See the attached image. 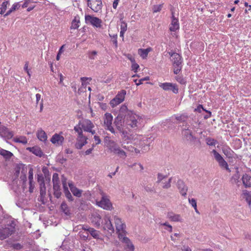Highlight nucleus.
Wrapping results in <instances>:
<instances>
[{"label":"nucleus","instance_id":"nucleus-1","mask_svg":"<svg viewBox=\"0 0 251 251\" xmlns=\"http://www.w3.org/2000/svg\"><path fill=\"white\" fill-rule=\"evenodd\" d=\"M124 122L127 128H135L142 122V119L138 115L129 112L126 116Z\"/></svg>","mask_w":251,"mask_h":251},{"label":"nucleus","instance_id":"nucleus-2","mask_svg":"<svg viewBox=\"0 0 251 251\" xmlns=\"http://www.w3.org/2000/svg\"><path fill=\"white\" fill-rule=\"evenodd\" d=\"M169 55L172 57L173 71L175 74H178L181 71L182 67V58L181 56L176 52H169Z\"/></svg>","mask_w":251,"mask_h":251},{"label":"nucleus","instance_id":"nucleus-3","mask_svg":"<svg viewBox=\"0 0 251 251\" xmlns=\"http://www.w3.org/2000/svg\"><path fill=\"white\" fill-rule=\"evenodd\" d=\"M114 221L116 229L119 234V238L123 242V237H126L125 236L126 225L123 223L120 218L117 216L114 217Z\"/></svg>","mask_w":251,"mask_h":251},{"label":"nucleus","instance_id":"nucleus-4","mask_svg":"<svg viewBox=\"0 0 251 251\" xmlns=\"http://www.w3.org/2000/svg\"><path fill=\"white\" fill-rule=\"evenodd\" d=\"M101 199L100 201H97V205L107 210H111L113 209L112 204L111 202L108 197L103 193H101Z\"/></svg>","mask_w":251,"mask_h":251},{"label":"nucleus","instance_id":"nucleus-5","mask_svg":"<svg viewBox=\"0 0 251 251\" xmlns=\"http://www.w3.org/2000/svg\"><path fill=\"white\" fill-rule=\"evenodd\" d=\"M85 21L87 24H90L94 27L97 28H101L102 27V20L97 17L90 15H85Z\"/></svg>","mask_w":251,"mask_h":251},{"label":"nucleus","instance_id":"nucleus-6","mask_svg":"<svg viewBox=\"0 0 251 251\" xmlns=\"http://www.w3.org/2000/svg\"><path fill=\"white\" fill-rule=\"evenodd\" d=\"M113 116L111 113H106L103 118V126L104 128L115 134V130L112 126Z\"/></svg>","mask_w":251,"mask_h":251},{"label":"nucleus","instance_id":"nucleus-7","mask_svg":"<svg viewBox=\"0 0 251 251\" xmlns=\"http://www.w3.org/2000/svg\"><path fill=\"white\" fill-rule=\"evenodd\" d=\"M87 5L90 8L96 13L101 12L102 7L101 0H87Z\"/></svg>","mask_w":251,"mask_h":251},{"label":"nucleus","instance_id":"nucleus-8","mask_svg":"<svg viewBox=\"0 0 251 251\" xmlns=\"http://www.w3.org/2000/svg\"><path fill=\"white\" fill-rule=\"evenodd\" d=\"M15 232V227L8 225L5 227L0 228V240H4Z\"/></svg>","mask_w":251,"mask_h":251},{"label":"nucleus","instance_id":"nucleus-9","mask_svg":"<svg viewBox=\"0 0 251 251\" xmlns=\"http://www.w3.org/2000/svg\"><path fill=\"white\" fill-rule=\"evenodd\" d=\"M126 95V91L124 90L119 92L116 97L110 101L111 106L114 107L122 103L125 100Z\"/></svg>","mask_w":251,"mask_h":251},{"label":"nucleus","instance_id":"nucleus-10","mask_svg":"<svg viewBox=\"0 0 251 251\" xmlns=\"http://www.w3.org/2000/svg\"><path fill=\"white\" fill-rule=\"evenodd\" d=\"M109 143L111 144L109 145V148L112 152H113L115 154L119 155L120 157L125 158L126 157V153L125 151L121 149L114 141L109 140Z\"/></svg>","mask_w":251,"mask_h":251},{"label":"nucleus","instance_id":"nucleus-11","mask_svg":"<svg viewBox=\"0 0 251 251\" xmlns=\"http://www.w3.org/2000/svg\"><path fill=\"white\" fill-rule=\"evenodd\" d=\"M212 153L214 155V157L217 161L218 162L219 165L222 168H225L226 170H227L228 172H230V170L228 168V165L227 162L224 159L223 157L221 155L220 153H219L216 150H213L212 151Z\"/></svg>","mask_w":251,"mask_h":251},{"label":"nucleus","instance_id":"nucleus-12","mask_svg":"<svg viewBox=\"0 0 251 251\" xmlns=\"http://www.w3.org/2000/svg\"><path fill=\"white\" fill-rule=\"evenodd\" d=\"M101 226L104 230L107 231L110 234L114 232V228L109 217H104L101 222Z\"/></svg>","mask_w":251,"mask_h":251},{"label":"nucleus","instance_id":"nucleus-13","mask_svg":"<svg viewBox=\"0 0 251 251\" xmlns=\"http://www.w3.org/2000/svg\"><path fill=\"white\" fill-rule=\"evenodd\" d=\"M159 86L165 91H172L174 94L178 93V88L176 84L170 82L160 83Z\"/></svg>","mask_w":251,"mask_h":251},{"label":"nucleus","instance_id":"nucleus-14","mask_svg":"<svg viewBox=\"0 0 251 251\" xmlns=\"http://www.w3.org/2000/svg\"><path fill=\"white\" fill-rule=\"evenodd\" d=\"M172 178L167 179L166 176L158 174V184L163 188H168L171 186Z\"/></svg>","mask_w":251,"mask_h":251},{"label":"nucleus","instance_id":"nucleus-15","mask_svg":"<svg viewBox=\"0 0 251 251\" xmlns=\"http://www.w3.org/2000/svg\"><path fill=\"white\" fill-rule=\"evenodd\" d=\"M81 124L84 131L89 132L93 135L95 134V130L92 129L94 127V125L90 120H83L81 122Z\"/></svg>","mask_w":251,"mask_h":251},{"label":"nucleus","instance_id":"nucleus-16","mask_svg":"<svg viewBox=\"0 0 251 251\" xmlns=\"http://www.w3.org/2000/svg\"><path fill=\"white\" fill-rule=\"evenodd\" d=\"M172 21L169 29L172 32H176L179 28L178 19L175 17L174 12H172Z\"/></svg>","mask_w":251,"mask_h":251},{"label":"nucleus","instance_id":"nucleus-17","mask_svg":"<svg viewBox=\"0 0 251 251\" xmlns=\"http://www.w3.org/2000/svg\"><path fill=\"white\" fill-rule=\"evenodd\" d=\"M87 137L84 136L83 134L78 135L76 139L75 147L77 149H81L84 145L87 143Z\"/></svg>","mask_w":251,"mask_h":251},{"label":"nucleus","instance_id":"nucleus-18","mask_svg":"<svg viewBox=\"0 0 251 251\" xmlns=\"http://www.w3.org/2000/svg\"><path fill=\"white\" fill-rule=\"evenodd\" d=\"M64 140V138L63 136L60 134L57 133L54 134L50 139L51 142L56 146L61 145Z\"/></svg>","mask_w":251,"mask_h":251},{"label":"nucleus","instance_id":"nucleus-19","mask_svg":"<svg viewBox=\"0 0 251 251\" xmlns=\"http://www.w3.org/2000/svg\"><path fill=\"white\" fill-rule=\"evenodd\" d=\"M0 134L2 137L8 139L12 138L13 136V133L4 126H0Z\"/></svg>","mask_w":251,"mask_h":251},{"label":"nucleus","instance_id":"nucleus-20","mask_svg":"<svg viewBox=\"0 0 251 251\" xmlns=\"http://www.w3.org/2000/svg\"><path fill=\"white\" fill-rule=\"evenodd\" d=\"M177 188L179 190V192L183 196H185L187 194L188 190L187 186L185 184L183 181L182 180H178L177 182Z\"/></svg>","mask_w":251,"mask_h":251},{"label":"nucleus","instance_id":"nucleus-21","mask_svg":"<svg viewBox=\"0 0 251 251\" xmlns=\"http://www.w3.org/2000/svg\"><path fill=\"white\" fill-rule=\"evenodd\" d=\"M68 185L71 192L74 196L78 198L81 196L82 192V190H79L77 187H76L72 182H69Z\"/></svg>","mask_w":251,"mask_h":251},{"label":"nucleus","instance_id":"nucleus-22","mask_svg":"<svg viewBox=\"0 0 251 251\" xmlns=\"http://www.w3.org/2000/svg\"><path fill=\"white\" fill-rule=\"evenodd\" d=\"M80 17L78 15H77L75 16L74 19L72 21L70 29H76L80 26Z\"/></svg>","mask_w":251,"mask_h":251},{"label":"nucleus","instance_id":"nucleus-23","mask_svg":"<svg viewBox=\"0 0 251 251\" xmlns=\"http://www.w3.org/2000/svg\"><path fill=\"white\" fill-rule=\"evenodd\" d=\"M243 185L246 188L251 187V176L248 174L243 175L242 177Z\"/></svg>","mask_w":251,"mask_h":251},{"label":"nucleus","instance_id":"nucleus-24","mask_svg":"<svg viewBox=\"0 0 251 251\" xmlns=\"http://www.w3.org/2000/svg\"><path fill=\"white\" fill-rule=\"evenodd\" d=\"M167 217L173 222H181L182 220L180 215L176 214L173 212H169L167 214Z\"/></svg>","mask_w":251,"mask_h":251},{"label":"nucleus","instance_id":"nucleus-25","mask_svg":"<svg viewBox=\"0 0 251 251\" xmlns=\"http://www.w3.org/2000/svg\"><path fill=\"white\" fill-rule=\"evenodd\" d=\"M27 150H28L33 154H35L37 156L39 157H41L43 155V152L42 151L41 149L38 147H33L32 148L28 147L26 149Z\"/></svg>","mask_w":251,"mask_h":251},{"label":"nucleus","instance_id":"nucleus-26","mask_svg":"<svg viewBox=\"0 0 251 251\" xmlns=\"http://www.w3.org/2000/svg\"><path fill=\"white\" fill-rule=\"evenodd\" d=\"M123 121H122V117L120 116H117L115 119L114 121V125H115L116 128L117 129L120 131L122 132L123 130Z\"/></svg>","mask_w":251,"mask_h":251},{"label":"nucleus","instance_id":"nucleus-27","mask_svg":"<svg viewBox=\"0 0 251 251\" xmlns=\"http://www.w3.org/2000/svg\"><path fill=\"white\" fill-rule=\"evenodd\" d=\"M151 50V48H148L146 49H139L138 50V53L143 59H146L148 55V53Z\"/></svg>","mask_w":251,"mask_h":251},{"label":"nucleus","instance_id":"nucleus-28","mask_svg":"<svg viewBox=\"0 0 251 251\" xmlns=\"http://www.w3.org/2000/svg\"><path fill=\"white\" fill-rule=\"evenodd\" d=\"M37 136L38 139L41 141L45 142L47 140V135L42 129L38 130L37 132Z\"/></svg>","mask_w":251,"mask_h":251},{"label":"nucleus","instance_id":"nucleus-29","mask_svg":"<svg viewBox=\"0 0 251 251\" xmlns=\"http://www.w3.org/2000/svg\"><path fill=\"white\" fill-rule=\"evenodd\" d=\"M21 7V5L19 2H15L11 6V7L7 11V12L4 14V16L6 17L8 15H10L13 12L18 10Z\"/></svg>","mask_w":251,"mask_h":251},{"label":"nucleus","instance_id":"nucleus-30","mask_svg":"<svg viewBox=\"0 0 251 251\" xmlns=\"http://www.w3.org/2000/svg\"><path fill=\"white\" fill-rule=\"evenodd\" d=\"M53 188H57L60 187V180L57 173H54L52 176Z\"/></svg>","mask_w":251,"mask_h":251},{"label":"nucleus","instance_id":"nucleus-31","mask_svg":"<svg viewBox=\"0 0 251 251\" xmlns=\"http://www.w3.org/2000/svg\"><path fill=\"white\" fill-rule=\"evenodd\" d=\"M0 155L2 156L5 159H9L13 155L11 152L2 149H0Z\"/></svg>","mask_w":251,"mask_h":251},{"label":"nucleus","instance_id":"nucleus-32","mask_svg":"<svg viewBox=\"0 0 251 251\" xmlns=\"http://www.w3.org/2000/svg\"><path fill=\"white\" fill-rule=\"evenodd\" d=\"M242 196L243 198L245 199L249 204L250 205L251 203V192L245 190L243 191Z\"/></svg>","mask_w":251,"mask_h":251},{"label":"nucleus","instance_id":"nucleus-33","mask_svg":"<svg viewBox=\"0 0 251 251\" xmlns=\"http://www.w3.org/2000/svg\"><path fill=\"white\" fill-rule=\"evenodd\" d=\"M13 141L15 143H20L23 144H26L27 143V140L25 136H20L19 137H15L13 139Z\"/></svg>","mask_w":251,"mask_h":251},{"label":"nucleus","instance_id":"nucleus-34","mask_svg":"<svg viewBox=\"0 0 251 251\" xmlns=\"http://www.w3.org/2000/svg\"><path fill=\"white\" fill-rule=\"evenodd\" d=\"M9 5V2L8 1H3L0 6V14H3L6 9L7 7Z\"/></svg>","mask_w":251,"mask_h":251},{"label":"nucleus","instance_id":"nucleus-35","mask_svg":"<svg viewBox=\"0 0 251 251\" xmlns=\"http://www.w3.org/2000/svg\"><path fill=\"white\" fill-rule=\"evenodd\" d=\"M40 193L41 197H45L46 195V187L45 182L40 183Z\"/></svg>","mask_w":251,"mask_h":251},{"label":"nucleus","instance_id":"nucleus-36","mask_svg":"<svg viewBox=\"0 0 251 251\" xmlns=\"http://www.w3.org/2000/svg\"><path fill=\"white\" fill-rule=\"evenodd\" d=\"M87 230L94 238H99L100 234L99 231H97L93 228H89Z\"/></svg>","mask_w":251,"mask_h":251},{"label":"nucleus","instance_id":"nucleus-37","mask_svg":"<svg viewBox=\"0 0 251 251\" xmlns=\"http://www.w3.org/2000/svg\"><path fill=\"white\" fill-rule=\"evenodd\" d=\"M82 129L83 128L81 126V122H79V123L74 127V130L77 133L78 135L83 134Z\"/></svg>","mask_w":251,"mask_h":251},{"label":"nucleus","instance_id":"nucleus-38","mask_svg":"<svg viewBox=\"0 0 251 251\" xmlns=\"http://www.w3.org/2000/svg\"><path fill=\"white\" fill-rule=\"evenodd\" d=\"M223 153L227 157H230L232 155L233 151L227 146L223 148L222 149Z\"/></svg>","mask_w":251,"mask_h":251},{"label":"nucleus","instance_id":"nucleus-39","mask_svg":"<svg viewBox=\"0 0 251 251\" xmlns=\"http://www.w3.org/2000/svg\"><path fill=\"white\" fill-rule=\"evenodd\" d=\"M189 202L191 204L192 206L194 207L196 213H199V212L197 209V202L194 199H189Z\"/></svg>","mask_w":251,"mask_h":251},{"label":"nucleus","instance_id":"nucleus-40","mask_svg":"<svg viewBox=\"0 0 251 251\" xmlns=\"http://www.w3.org/2000/svg\"><path fill=\"white\" fill-rule=\"evenodd\" d=\"M53 189L54 191L53 195L54 197L57 199L61 197L62 194L60 187H58L57 188L54 187L53 188Z\"/></svg>","mask_w":251,"mask_h":251},{"label":"nucleus","instance_id":"nucleus-41","mask_svg":"<svg viewBox=\"0 0 251 251\" xmlns=\"http://www.w3.org/2000/svg\"><path fill=\"white\" fill-rule=\"evenodd\" d=\"M61 209L66 215L69 213V209L68 205L65 202L61 203Z\"/></svg>","mask_w":251,"mask_h":251},{"label":"nucleus","instance_id":"nucleus-42","mask_svg":"<svg viewBox=\"0 0 251 251\" xmlns=\"http://www.w3.org/2000/svg\"><path fill=\"white\" fill-rule=\"evenodd\" d=\"M201 110H203V111H205V112L208 113L209 114V115L208 117H209L211 116V112L209 111L206 110L205 109L203 108V106L201 104H199L197 107L195 109V111H197L199 113H201Z\"/></svg>","mask_w":251,"mask_h":251},{"label":"nucleus","instance_id":"nucleus-43","mask_svg":"<svg viewBox=\"0 0 251 251\" xmlns=\"http://www.w3.org/2000/svg\"><path fill=\"white\" fill-rule=\"evenodd\" d=\"M139 68V65L136 62V61L131 63V70L134 73H137Z\"/></svg>","mask_w":251,"mask_h":251},{"label":"nucleus","instance_id":"nucleus-44","mask_svg":"<svg viewBox=\"0 0 251 251\" xmlns=\"http://www.w3.org/2000/svg\"><path fill=\"white\" fill-rule=\"evenodd\" d=\"M93 222H95V225L97 226H100V223H101V217L100 215L97 216L94 218V219L93 220Z\"/></svg>","mask_w":251,"mask_h":251},{"label":"nucleus","instance_id":"nucleus-45","mask_svg":"<svg viewBox=\"0 0 251 251\" xmlns=\"http://www.w3.org/2000/svg\"><path fill=\"white\" fill-rule=\"evenodd\" d=\"M34 1L32 0H24L23 4L22 5L23 8L28 7L30 6V4L33 3Z\"/></svg>","mask_w":251,"mask_h":251},{"label":"nucleus","instance_id":"nucleus-46","mask_svg":"<svg viewBox=\"0 0 251 251\" xmlns=\"http://www.w3.org/2000/svg\"><path fill=\"white\" fill-rule=\"evenodd\" d=\"M206 143L209 146H215L216 143V140L211 138H207L206 139Z\"/></svg>","mask_w":251,"mask_h":251},{"label":"nucleus","instance_id":"nucleus-47","mask_svg":"<svg viewBox=\"0 0 251 251\" xmlns=\"http://www.w3.org/2000/svg\"><path fill=\"white\" fill-rule=\"evenodd\" d=\"M176 79L178 82L181 84H184L186 83V81L181 75H177L176 76Z\"/></svg>","mask_w":251,"mask_h":251},{"label":"nucleus","instance_id":"nucleus-48","mask_svg":"<svg viewBox=\"0 0 251 251\" xmlns=\"http://www.w3.org/2000/svg\"><path fill=\"white\" fill-rule=\"evenodd\" d=\"M121 30L125 31L127 30V24L124 21L121 20Z\"/></svg>","mask_w":251,"mask_h":251},{"label":"nucleus","instance_id":"nucleus-49","mask_svg":"<svg viewBox=\"0 0 251 251\" xmlns=\"http://www.w3.org/2000/svg\"><path fill=\"white\" fill-rule=\"evenodd\" d=\"M236 173H237L236 175H235L232 176V179H234V182L236 183H238L239 181V179L240 177H239V171H238V168H236Z\"/></svg>","mask_w":251,"mask_h":251},{"label":"nucleus","instance_id":"nucleus-50","mask_svg":"<svg viewBox=\"0 0 251 251\" xmlns=\"http://www.w3.org/2000/svg\"><path fill=\"white\" fill-rule=\"evenodd\" d=\"M111 37V40L113 43L115 45V47L117 48L118 46V41H117V35H113V36L110 35Z\"/></svg>","mask_w":251,"mask_h":251},{"label":"nucleus","instance_id":"nucleus-51","mask_svg":"<svg viewBox=\"0 0 251 251\" xmlns=\"http://www.w3.org/2000/svg\"><path fill=\"white\" fill-rule=\"evenodd\" d=\"M97 54V51L93 50L89 52V58L91 59H95V56Z\"/></svg>","mask_w":251,"mask_h":251},{"label":"nucleus","instance_id":"nucleus-52","mask_svg":"<svg viewBox=\"0 0 251 251\" xmlns=\"http://www.w3.org/2000/svg\"><path fill=\"white\" fill-rule=\"evenodd\" d=\"M66 197L70 201H73V198L69 190H67V192H64Z\"/></svg>","mask_w":251,"mask_h":251},{"label":"nucleus","instance_id":"nucleus-53","mask_svg":"<svg viewBox=\"0 0 251 251\" xmlns=\"http://www.w3.org/2000/svg\"><path fill=\"white\" fill-rule=\"evenodd\" d=\"M29 191L30 193H32L34 188V181H29Z\"/></svg>","mask_w":251,"mask_h":251},{"label":"nucleus","instance_id":"nucleus-54","mask_svg":"<svg viewBox=\"0 0 251 251\" xmlns=\"http://www.w3.org/2000/svg\"><path fill=\"white\" fill-rule=\"evenodd\" d=\"M183 134L187 137H188V135L190 136V137L192 136V132L188 129L183 130Z\"/></svg>","mask_w":251,"mask_h":251},{"label":"nucleus","instance_id":"nucleus-55","mask_svg":"<svg viewBox=\"0 0 251 251\" xmlns=\"http://www.w3.org/2000/svg\"><path fill=\"white\" fill-rule=\"evenodd\" d=\"M28 179L29 181H33V169L31 168L28 172Z\"/></svg>","mask_w":251,"mask_h":251},{"label":"nucleus","instance_id":"nucleus-56","mask_svg":"<svg viewBox=\"0 0 251 251\" xmlns=\"http://www.w3.org/2000/svg\"><path fill=\"white\" fill-rule=\"evenodd\" d=\"M125 56L131 61V63H132L133 62L135 61V59L134 57L132 56V55L130 54H126L125 55Z\"/></svg>","mask_w":251,"mask_h":251},{"label":"nucleus","instance_id":"nucleus-57","mask_svg":"<svg viewBox=\"0 0 251 251\" xmlns=\"http://www.w3.org/2000/svg\"><path fill=\"white\" fill-rule=\"evenodd\" d=\"M62 185L64 189V192H67V190H69L67 185L66 179L62 181Z\"/></svg>","mask_w":251,"mask_h":251},{"label":"nucleus","instance_id":"nucleus-58","mask_svg":"<svg viewBox=\"0 0 251 251\" xmlns=\"http://www.w3.org/2000/svg\"><path fill=\"white\" fill-rule=\"evenodd\" d=\"M95 141L96 142V145L100 144L101 142V140L99 136L95 135L94 137Z\"/></svg>","mask_w":251,"mask_h":251},{"label":"nucleus","instance_id":"nucleus-59","mask_svg":"<svg viewBox=\"0 0 251 251\" xmlns=\"http://www.w3.org/2000/svg\"><path fill=\"white\" fill-rule=\"evenodd\" d=\"M28 62H25V64L24 70L26 71V72L27 73L28 76H30V74L29 73V70L28 69Z\"/></svg>","mask_w":251,"mask_h":251},{"label":"nucleus","instance_id":"nucleus-60","mask_svg":"<svg viewBox=\"0 0 251 251\" xmlns=\"http://www.w3.org/2000/svg\"><path fill=\"white\" fill-rule=\"evenodd\" d=\"M37 181L39 183V184L42 183V182H45L44 178L42 175L38 176Z\"/></svg>","mask_w":251,"mask_h":251},{"label":"nucleus","instance_id":"nucleus-61","mask_svg":"<svg viewBox=\"0 0 251 251\" xmlns=\"http://www.w3.org/2000/svg\"><path fill=\"white\" fill-rule=\"evenodd\" d=\"M95 146V145L94 144H93V145H92V148H90V149H88V150H86V151H85V155H89V154H90V153H91V152H92V151L93 150V149H94V148Z\"/></svg>","mask_w":251,"mask_h":251},{"label":"nucleus","instance_id":"nucleus-62","mask_svg":"<svg viewBox=\"0 0 251 251\" xmlns=\"http://www.w3.org/2000/svg\"><path fill=\"white\" fill-rule=\"evenodd\" d=\"M41 95L40 94H36V103L37 105L39 103V101L41 100Z\"/></svg>","mask_w":251,"mask_h":251},{"label":"nucleus","instance_id":"nucleus-63","mask_svg":"<svg viewBox=\"0 0 251 251\" xmlns=\"http://www.w3.org/2000/svg\"><path fill=\"white\" fill-rule=\"evenodd\" d=\"M162 225H164V226H166V229L167 230H168L170 232H172V226L171 225H167L166 223H164V224H163Z\"/></svg>","mask_w":251,"mask_h":251},{"label":"nucleus","instance_id":"nucleus-64","mask_svg":"<svg viewBox=\"0 0 251 251\" xmlns=\"http://www.w3.org/2000/svg\"><path fill=\"white\" fill-rule=\"evenodd\" d=\"M14 248L16 249H21L22 248V246L20 244L17 243L14 245Z\"/></svg>","mask_w":251,"mask_h":251}]
</instances>
